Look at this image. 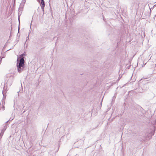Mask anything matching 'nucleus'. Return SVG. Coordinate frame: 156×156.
<instances>
[{"mask_svg":"<svg viewBox=\"0 0 156 156\" xmlns=\"http://www.w3.org/2000/svg\"><path fill=\"white\" fill-rule=\"evenodd\" d=\"M18 19H19V21H20V20H19V18Z\"/></svg>","mask_w":156,"mask_h":156,"instance_id":"obj_11","label":"nucleus"},{"mask_svg":"<svg viewBox=\"0 0 156 156\" xmlns=\"http://www.w3.org/2000/svg\"><path fill=\"white\" fill-rule=\"evenodd\" d=\"M27 39H29V37H27Z\"/></svg>","mask_w":156,"mask_h":156,"instance_id":"obj_9","label":"nucleus"},{"mask_svg":"<svg viewBox=\"0 0 156 156\" xmlns=\"http://www.w3.org/2000/svg\"><path fill=\"white\" fill-rule=\"evenodd\" d=\"M4 91H3V92H2V93H3V95H4Z\"/></svg>","mask_w":156,"mask_h":156,"instance_id":"obj_7","label":"nucleus"},{"mask_svg":"<svg viewBox=\"0 0 156 156\" xmlns=\"http://www.w3.org/2000/svg\"><path fill=\"white\" fill-rule=\"evenodd\" d=\"M32 22V20L31 23Z\"/></svg>","mask_w":156,"mask_h":156,"instance_id":"obj_14","label":"nucleus"},{"mask_svg":"<svg viewBox=\"0 0 156 156\" xmlns=\"http://www.w3.org/2000/svg\"><path fill=\"white\" fill-rule=\"evenodd\" d=\"M41 0V6L42 11H43V14H44V7L45 6L44 2V0Z\"/></svg>","mask_w":156,"mask_h":156,"instance_id":"obj_2","label":"nucleus"},{"mask_svg":"<svg viewBox=\"0 0 156 156\" xmlns=\"http://www.w3.org/2000/svg\"><path fill=\"white\" fill-rule=\"evenodd\" d=\"M156 16V15H155V16H154L155 17Z\"/></svg>","mask_w":156,"mask_h":156,"instance_id":"obj_13","label":"nucleus"},{"mask_svg":"<svg viewBox=\"0 0 156 156\" xmlns=\"http://www.w3.org/2000/svg\"><path fill=\"white\" fill-rule=\"evenodd\" d=\"M22 1L25 2L26 1V0H23Z\"/></svg>","mask_w":156,"mask_h":156,"instance_id":"obj_6","label":"nucleus"},{"mask_svg":"<svg viewBox=\"0 0 156 156\" xmlns=\"http://www.w3.org/2000/svg\"><path fill=\"white\" fill-rule=\"evenodd\" d=\"M9 121V120L7 121L6 122V123H7Z\"/></svg>","mask_w":156,"mask_h":156,"instance_id":"obj_8","label":"nucleus"},{"mask_svg":"<svg viewBox=\"0 0 156 156\" xmlns=\"http://www.w3.org/2000/svg\"><path fill=\"white\" fill-rule=\"evenodd\" d=\"M5 130H2L1 133L0 134V139H1L4 133Z\"/></svg>","mask_w":156,"mask_h":156,"instance_id":"obj_4","label":"nucleus"},{"mask_svg":"<svg viewBox=\"0 0 156 156\" xmlns=\"http://www.w3.org/2000/svg\"><path fill=\"white\" fill-rule=\"evenodd\" d=\"M144 36H145V33H144Z\"/></svg>","mask_w":156,"mask_h":156,"instance_id":"obj_12","label":"nucleus"},{"mask_svg":"<svg viewBox=\"0 0 156 156\" xmlns=\"http://www.w3.org/2000/svg\"><path fill=\"white\" fill-rule=\"evenodd\" d=\"M38 1H39L40 0H37Z\"/></svg>","mask_w":156,"mask_h":156,"instance_id":"obj_10","label":"nucleus"},{"mask_svg":"<svg viewBox=\"0 0 156 156\" xmlns=\"http://www.w3.org/2000/svg\"><path fill=\"white\" fill-rule=\"evenodd\" d=\"M25 55L24 54L21 55H20V59L18 58L17 61V66L18 71L19 73H21L23 71L24 68L25 61L24 59L23 56Z\"/></svg>","mask_w":156,"mask_h":156,"instance_id":"obj_1","label":"nucleus"},{"mask_svg":"<svg viewBox=\"0 0 156 156\" xmlns=\"http://www.w3.org/2000/svg\"><path fill=\"white\" fill-rule=\"evenodd\" d=\"M3 58H4V57H0V59H1V61L2 60V59Z\"/></svg>","mask_w":156,"mask_h":156,"instance_id":"obj_5","label":"nucleus"},{"mask_svg":"<svg viewBox=\"0 0 156 156\" xmlns=\"http://www.w3.org/2000/svg\"><path fill=\"white\" fill-rule=\"evenodd\" d=\"M2 103H0V108L1 107V106L2 105V108L3 109V110L4 111L5 110V106H4V105L5 104V101L3 99L2 100V101L1 102Z\"/></svg>","mask_w":156,"mask_h":156,"instance_id":"obj_3","label":"nucleus"}]
</instances>
